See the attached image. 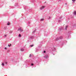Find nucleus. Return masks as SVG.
<instances>
[{
  "mask_svg": "<svg viewBox=\"0 0 76 76\" xmlns=\"http://www.w3.org/2000/svg\"><path fill=\"white\" fill-rule=\"evenodd\" d=\"M45 6H42V7L40 8V10H42L43 9H44V8H45Z\"/></svg>",
  "mask_w": 76,
  "mask_h": 76,
  "instance_id": "f257e3e1",
  "label": "nucleus"
},
{
  "mask_svg": "<svg viewBox=\"0 0 76 76\" xmlns=\"http://www.w3.org/2000/svg\"><path fill=\"white\" fill-rule=\"evenodd\" d=\"M18 31H20V32H22L23 31V29H22L21 28H18Z\"/></svg>",
  "mask_w": 76,
  "mask_h": 76,
  "instance_id": "f03ea898",
  "label": "nucleus"
},
{
  "mask_svg": "<svg viewBox=\"0 0 76 76\" xmlns=\"http://www.w3.org/2000/svg\"><path fill=\"white\" fill-rule=\"evenodd\" d=\"M48 56L47 55H46L45 56V58H48Z\"/></svg>",
  "mask_w": 76,
  "mask_h": 76,
  "instance_id": "7ed1b4c3",
  "label": "nucleus"
},
{
  "mask_svg": "<svg viewBox=\"0 0 76 76\" xmlns=\"http://www.w3.org/2000/svg\"><path fill=\"white\" fill-rule=\"evenodd\" d=\"M58 39H59V38H57L56 39V41H58Z\"/></svg>",
  "mask_w": 76,
  "mask_h": 76,
  "instance_id": "20e7f679",
  "label": "nucleus"
},
{
  "mask_svg": "<svg viewBox=\"0 0 76 76\" xmlns=\"http://www.w3.org/2000/svg\"><path fill=\"white\" fill-rule=\"evenodd\" d=\"M74 15H76V11H74Z\"/></svg>",
  "mask_w": 76,
  "mask_h": 76,
  "instance_id": "39448f33",
  "label": "nucleus"
},
{
  "mask_svg": "<svg viewBox=\"0 0 76 76\" xmlns=\"http://www.w3.org/2000/svg\"><path fill=\"white\" fill-rule=\"evenodd\" d=\"M2 66H4V63H2Z\"/></svg>",
  "mask_w": 76,
  "mask_h": 76,
  "instance_id": "423d86ee",
  "label": "nucleus"
},
{
  "mask_svg": "<svg viewBox=\"0 0 76 76\" xmlns=\"http://www.w3.org/2000/svg\"><path fill=\"white\" fill-rule=\"evenodd\" d=\"M67 27H68V26H66L65 29H66H66H67Z\"/></svg>",
  "mask_w": 76,
  "mask_h": 76,
  "instance_id": "0eeeda50",
  "label": "nucleus"
},
{
  "mask_svg": "<svg viewBox=\"0 0 76 76\" xmlns=\"http://www.w3.org/2000/svg\"><path fill=\"white\" fill-rule=\"evenodd\" d=\"M7 29V27H4V30H5V29Z\"/></svg>",
  "mask_w": 76,
  "mask_h": 76,
  "instance_id": "6e6552de",
  "label": "nucleus"
},
{
  "mask_svg": "<svg viewBox=\"0 0 76 76\" xmlns=\"http://www.w3.org/2000/svg\"><path fill=\"white\" fill-rule=\"evenodd\" d=\"M13 32V31H10V33H12V32Z\"/></svg>",
  "mask_w": 76,
  "mask_h": 76,
  "instance_id": "1a4fd4ad",
  "label": "nucleus"
},
{
  "mask_svg": "<svg viewBox=\"0 0 76 76\" xmlns=\"http://www.w3.org/2000/svg\"><path fill=\"white\" fill-rule=\"evenodd\" d=\"M53 51H55L56 50V48H53V49L52 50Z\"/></svg>",
  "mask_w": 76,
  "mask_h": 76,
  "instance_id": "9d476101",
  "label": "nucleus"
},
{
  "mask_svg": "<svg viewBox=\"0 0 76 76\" xmlns=\"http://www.w3.org/2000/svg\"><path fill=\"white\" fill-rule=\"evenodd\" d=\"M23 50H24L23 49H21V51H23Z\"/></svg>",
  "mask_w": 76,
  "mask_h": 76,
  "instance_id": "9b49d317",
  "label": "nucleus"
},
{
  "mask_svg": "<svg viewBox=\"0 0 76 76\" xmlns=\"http://www.w3.org/2000/svg\"><path fill=\"white\" fill-rule=\"evenodd\" d=\"M35 31H36V30H34V31H33V34L35 33Z\"/></svg>",
  "mask_w": 76,
  "mask_h": 76,
  "instance_id": "f8f14e48",
  "label": "nucleus"
},
{
  "mask_svg": "<svg viewBox=\"0 0 76 76\" xmlns=\"http://www.w3.org/2000/svg\"><path fill=\"white\" fill-rule=\"evenodd\" d=\"M34 38V37H33V36H31V37L30 38H31V39H32V38Z\"/></svg>",
  "mask_w": 76,
  "mask_h": 76,
  "instance_id": "ddd939ff",
  "label": "nucleus"
},
{
  "mask_svg": "<svg viewBox=\"0 0 76 76\" xmlns=\"http://www.w3.org/2000/svg\"><path fill=\"white\" fill-rule=\"evenodd\" d=\"M62 38H63V37H60L59 38V39H62Z\"/></svg>",
  "mask_w": 76,
  "mask_h": 76,
  "instance_id": "4468645a",
  "label": "nucleus"
},
{
  "mask_svg": "<svg viewBox=\"0 0 76 76\" xmlns=\"http://www.w3.org/2000/svg\"><path fill=\"white\" fill-rule=\"evenodd\" d=\"M44 19H42L41 20V21H43L44 20Z\"/></svg>",
  "mask_w": 76,
  "mask_h": 76,
  "instance_id": "2eb2a0df",
  "label": "nucleus"
},
{
  "mask_svg": "<svg viewBox=\"0 0 76 76\" xmlns=\"http://www.w3.org/2000/svg\"><path fill=\"white\" fill-rule=\"evenodd\" d=\"M7 25H10V23L9 22L8 23H7Z\"/></svg>",
  "mask_w": 76,
  "mask_h": 76,
  "instance_id": "dca6fc26",
  "label": "nucleus"
},
{
  "mask_svg": "<svg viewBox=\"0 0 76 76\" xmlns=\"http://www.w3.org/2000/svg\"><path fill=\"white\" fill-rule=\"evenodd\" d=\"M19 37H21V35H20V34H19Z\"/></svg>",
  "mask_w": 76,
  "mask_h": 76,
  "instance_id": "f3484780",
  "label": "nucleus"
},
{
  "mask_svg": "<svg viewBox=\"0 0 76 76\" xmlns=\"http://www.w3.org/2000/svg\"><path fill=\"white\" fill-rule=\"evenodd\" d=\"M31 47H33V46H34V45H31Z\"/></svg>",
  "mask_w": 76,
  "mask_h": 76,
  "instance_id": "a211bd4d",
  "label": "nucleus"
},
{
  "mask_svg": "<svg viewBox=\"0 0 76 76\" xmlns=\"http://www.w3.org/2000/svg\"><path fill=\"white\" fill-rule=\"evenodd\" d=\"M72 1H76V0H72Z\"/></svg>",
  "mask_w": 76,
  "mask_h": 76,
  "instance_id": "6ab92c4d",
  "label": "nucleus"
},
{
  "mask_svg": "<svg viewBox=\"0 0 76 76\" xmlns=\"http://www.w3.org/2000/svg\"><path fill=\"white\" fill-rule=\"evenodd\" d=\"M4 49L5 50H7V48H5Z\"/></svg>",
  "mask_w": 76,
  "mask_h": 76,
  "instance_id": "aec40b11",
  "label": "nucleus"
},
{
  "mask_svg": "<svg viewBox=\"0 0 76 76\" xmlns=\"http://www.w3.org/2000/svg\"><path fill=\"white\" fill-rule=\"evenodd\" d=\"M31 57V54H30V55L29 57Z\"/></svg>",
  "mask_w": 76,
  "mask_h": 76,
  "instance_id": "412c9836",
  "label": "nucleus"
},
{
  "mask_svg": "<svg viewBox=\"0 0 76 76\" xmlns=\"http://www.w3.org/2000/svg\"><path fill=\"white\" fill-rule=\"evenodd\" d=\"M31 66H33V65H34V64H31Z\"/></svg>",
  "mask_w": 76,
  "mask_h": 76,
  "instance_id": "4be33fe9",
  "label": "nucleus"
},
{
  "mask_svg": "<svg viewBox=\"0 0 76 76\" xmlns=\"http://www.w3.org/2000/svg\"><path fill=\"white\" fill-rule=\"evenodd\" d=\"M62 18H61V17H60V18H59V19H61Z\"/></svg>",
  "mask_w": 76,
  "mask_h": 76,
  "instance_id": "5701e85b",
  "label": "nucleus"
},
{
  "mask_svg": "<svg viewBox=\"0 0 76 76\" xmlns=\"http://www.w3.org/2000/svg\"><path fill=\"white\" fill-rule=\"evenodd\" d=\"M5 63L6 64H7V62H5Z\"/></svg>",
  "mask_w": 76,
  "mask_h": 76,
  "instance_id": "b1692460",
  "label": "nucleus"
},
{
  "mask_svg": "<svg viewBox=\"0 0 76 76\" xmlns=\"http://www.w3.org/2000/svg\"><path fill=\"white\" fill-rule=\"evenodd\" d=\"M50 17H49V18H48V19H50Z\"/></svg>",
  "mask_w": 76,
  "mask_h": 76,
  "instance_id": "393cba45",
  "label": "nucleus"
},
{
  "mask_svg": "<svg viewBox=\"0 0 76 76\" xmlns=\"http://www.w3.org/2000/svg\"><path fill=\"white\" fill-rule=\"evenodd\" d=\"M8 47H10V45H8Z\"/></svg>",
  "mask_w": 76,
  "mask_h": 76,
  "instance_id": "a878e982",
  "label": "nucleus"
},
{
  "mask_svg": "<svg viewBox=\"0 0 76 76\" xmlns=\"http://www.w3.org/2000/svg\"><path fill=\"white\" fill-rule=\"evenodd\" d=\"M44 53H45V51H44Z\"/></svg>",
  "mask_w": 76,
  "mask_h": 76,
  "instance_id": "bb28decb",
  "label": "nucleus"
},
{
  "mask_svg": "<svg viewBox=\"0 0 76 76\" xmlns=\"http://www.w3.org/2000/svg\"><path fill=\"white\" fill-rule=\"evenodd\" d=\"M10 46H12V44H10Z\"/></svg>",
  "mask_w": 76,
  "mask_h": 76,
  "instance_id": "cd10ccee",
  "label": "nucleus"
},
{
  "mask_svg": "<svg viewBox=\"0 0 76 76\" xmlns=\"http://www.w3.org/2000/svg\"><path fill=\"white\" fill-rule=\"evenodd\" d=\"M65 4H66V5H67V3H65Z\"/></svg>",
  "mask_w": 76,
  "mask_h": 76,
  "instance_id": "c85d7f7f",
  "label": "nucleus"
},
{
  "mask_svg": "<svg viewBox=\"0 0 76 76\" xmlns=\"http://www.w3.org/2000/svg\"><path fill=\"white\" fill-rule=\"evenodd\" d=\"M60 22V20L59 21V22Z\"/></svg>",
  "mask_w": 76,
  "mask_h": 76,
  "instance_id": "c756f323",
  "label": "nucleus"
},
{
  "mask_svg": "<svg viewBox=\"0 0 76 76\" xmlns=\"http://www.w3.org/2000/svg\"><path fill=\"white\" fill-rule=\"evenodd\" d=\"M61 0H59V1H61Z\"/></svg>",
  "mask_w": 76,
  "mask_h": 76,
  "instance_id": "7c9ffc66",
  "label": "nucleus"
},
{
  "mask_svg": "<svg viewBox=\"0 0 76 76\" xmlns=\"http://www.w3.org/2000/svg\"><path fill=\"white\" fill-rule=\"evenodd\" d=\"M5 37H6V35H5Z\"/></svg>",
  "mask_w": 76,
  "mask_h": 76,
  "instance_id": "2f4dec72",
  "label": "nucleus"
}]
</instances>
